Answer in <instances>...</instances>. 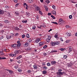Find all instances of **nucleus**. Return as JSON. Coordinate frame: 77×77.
<instances>
[{
  "instance_id": "obj_1",
  "label": "nucleus",
  "mask_w": 77,
  "mask_h": 77,
  "mask_svg": "<svg viewBox=\"0 0 77 77\" xmlns=\"http://www.w3.org/2000/svg\"><path fill=\"white\" fill-rule=\"evenodd\" d=\"M65 73L64 72H57V77H61V75H62L63 74H65Z\"/></svg>"
},
{
  "instance_id": "obj_2",
  "label": "nucleus",
  "mask_w": 77,
  "mask_h": 77,
  "mask_svg": "<svg viewBox=\"0 0 77 77\" xmlns=\"http://www.w3.org/2000/svg\"><path fill=\"white\" fill-rule=\"evenodd\" d=\"M50 39H51V36H48V38H46V39L47 42H50Z\"/></svg>"
},
{
  "instance_id": "obj_3",
  "label": "nucleus",
  "mask_w": 77,
  "mask_h": 77,
  "mask_svg": "<svg viewBox=\"0 0 77 77\" xmlns=\"http://www.w3.org/2000/svg\"><path fill=\"white\" fill-rule=\"evenodd\" d=\"M69 51V53H70V52H71V47L70 46H69V47L67 48V51Z\"/></svg>"
},
{
  "instance_id": "obj_4",
  "label": "nucleus",
  "mask_w": 77,
  "mask_h": 77,
  "mask_svg": "<svg viewBox=\"0 0 77 77\" xmlns=\"http://www.w3.org/2000/svg\"><path fill=\"white\" fill-rule=\"evenodd\" d=\"M20 41H18L17 42V43H18L17 45V48H20V47L21 46V43H20Z\"/></svg>"
},
{
  "instance_id": "obj_5",
  "label": "nucleus",
  "mask_w": 77,
  "mask_h": 77,
  "mask_svg": "<svg viewBox=\"0 0 77 77\" xmlns=\"http://www.w3.org/2000/svg\"><path fill=\"white\" fill-rule=\"evenodd\" d=\"M41 41V38H37L36 39L35 41V42H39V41Z\"/></svg>"
},
{
  "instance_id": "obj_6",
  "label": "nucleus",
  "mask_w": 77,
  "mask_h": 77,
  "mask_svg": "<svg viewBox=\"0 0 77 77\" xmlns=\"http://www.w3.org/2000/svg\"><path fill=\"white\" fill-rule=\"evenodd\" d=\"M18 45L17 44H14L11 45V47L13 48H16Z\"/></svg>"
},
{
  "instance_id": "obj_7",
  "label": "nucleus",
  "mask_w": 77,
  "mask_h": 77,
  "mask_svg": "<svg viewBox=\"0 0 77 77\" xmlns=\"http://www.w3.org/2000/svg\"><path fill=\"white\" fill-rule=\"evenodd\" d=\"M50 44L52 46H54V45H55V42H51L50 43Z\"/></svg>"
},
{
  "instance_id": "obj_8",
  "label": "nucleus",
  "mask_w": 77,
  "mask_h": 77,
  "mask_svg": "<svg viewBox=\"0 0 77 77\" xmlns=\"http://www.w3.org/2000/svg\"><path fill=\"white\" fill-rule=\"evenodd\" d=\"M35 9H36V11H40L41 10V8H39V7L38 6H36Z\"/></svg>"
},
{
  "instance_id": "obj_9",
  "label": "nucleus",
  "mask_w": 77,
  "mask_h": 77,
  "mask_svg": "<svg viewBox=\"0 0 77 77\" xmlns=\"http://www.w3.org/2000/svg\"><path fill=\"white\" fill-rule=\"evenodd\" d=\"M44 45V42H40L39 43V45L40 47H41V46H42V45Z\"/></svg>"
},
{
  "instance_id": "obj_10",
  "label": "nucleus",
  "mask_w": 77,
  "mask_h": 77,
  "mask_svg": "<svg viewBox=\"0 0 77 77\" xmlns=\"http://www.w3.org/2000/svg\"><path fill=\"white\" fill-rule=\"evenodd\" d=\"M4 13L5 11H4L0 9V15H1V14H4Z\"/></svg>"
},
{
  "instance_id": "obj_11",
  "label": "nucleus",
  "mask_w": 77,
  "mask_h": 77,
  "mask_svg": "<svg viewBox=\"0 0 77 77\" xmlns=\"http://www.w3.org/2000/svg\"><path fill=\"white\" fill-rule=\"evenodd\" d=\"M60 43V42L59 41L55 42V45H59Z\"/></svg>"
},
{
  "instance_id": "obj_12",
  "label": "nucleus",
  "mask_w": 77,
  "mask_h": 77,
  "mask_svg": "<svg viewBox=\"0 0 77 77\" xmlns=\"http://www.w3.org/2000/svg\"><path fill=\"white\" fill-rule=\"evenodd\" d=\"M21 57H22V56L20 55L19 57H17L16 58V59L17 60H18L19 59H21Z\"/></svg>"
},
{
  "instance_id": "obj_13",
  "label": "nucleus",
  "mask_w": 77,
  "mask_h": 77,
  "mask_svg": "<svg viewBox=\"0 0 77 77\" xmlns=\"http://www.w3.org/2000/svg\"><path fill=\"white\" fill-rule=\"evenodd\" d=\"M5 59H6V58L5 57H0V60H4Z\"/></svg>"
},
{
  "instance_id": "obj_14",
  "label": "nucleus",
  "mask_w": 77,
  "mask_h": 77,
  "mask_svg": "<svg viewBox=\"0 0 77 77\" xmlns=\"http://www.w3.org/2000/svg\"><path fill=\"white\" fill-rule=\"evenodd\" d=\"M59 22L61 23H64V21L63 20L62 18H60L59 21Z\"/></svg>"
},
{
  "instance_id": "obj_15",
  "label": "nucleus",
  "mask_w": 77,
  "mask_h": 77,
  "mask_svg": "<svg viewBox=\"0 0 77 77\" xmlns=\"http://www.w3.org/2000/svg\"><path fill=\"white\" fill-rule=\"evenodd\" d=\"M26 15L27 16V17H29L30 16V13H29L28 12H26Z\"/></svg>"
},
{
  "instance_id": "obj_16",
  "label": "nucleus",
  "mask_w": 77,
  "mask_h": 77,
  "mask_svg": "<svg viewBox=\"0 0 77 77\" xmlns=\"http://www.w3.org/2000/svg\"><path fill=\"white\" fill-rule=\"evenodd\" d=\"M44 7L46 11H48V8L47 6H46L45 7V6H44Z\"/></svg>"
},
{
  "instance_id": "obj_17",
  "label": "nucleus",
  "mask_w": 77,
  "mask_h": 77,
  "mask_svg": "<svg viewBox=\"0 0 77 77\" xmlns=\"http://www.w3.org/2000/svg\"><path fill=\"white\" fill-rule=\"evenodd\" d=\"M6 38L7 39H10V38H11V36L10 35H7L6 36Z\"/></svg>"
},
{
  "instance_id": "obj_18",
  "label": "nucleus",
  "mask_w": 77,
  "mask_h": 77,
  "mask_svg": "<svg viewBox=\"0 0 77 77\" xmlns=\"http://www.w3.org/2000/svg\"><path fill=\"white\" fill-rule=\"evenodd\" d=\"M31 42H32V40H31V39H29L27 41V42L29 43H30Z\"/></svg>"
},
{
  "instance_id": "obj_19",
  "label": "nucleus",
  "mask_w": 77,
  "mask_h": 77,
  "mask_svg": "<svg viewBox=\"0 0 77 77\" xmlns=\"http://www.w3.org/2000/svg\"><path fill=\"white\" fill-rule=\"evenodd\" d=\"M56 62L55 61H52L51 62V64L52 65H53V64H55Z\"/></svg>"
},
{
  "instance_id": "obj_20",
  "label": "nucleus",
  "mask_w": 77,
  "mask_h": 77,
  "mask_svg": "<svg viewBox=\"0 0 77 77\" xmlns=\"http://www.w3.org/2000/svg\"><path fill=\"white\" fill-rule=\"evenodd\" d=\"M16 56V54H10V56H11V57H13V56Z\"/></svg>"
},
{
  "instance_id": "obj_21",
  "label": "nucleus",
  "mask_w": 77,
  "mask_h": 77,
  "mask_svg": "<svg viewBox=\"0 0 77 77\" xmlns=\"http://www.w3.org/2000/svg\"><path fill=\"white\" fill-rule=\"evenodd\" d=\"M33 66L34 68V69H36L38 68V67L36 65H34Z\"/></svg>"
},
{
  "instance_id": "obj_22",
  "label": "nucleus",
  "mask_w": 77,
  "mask_h": 77,
  "mask_svg": "<svg viewBox=\"0 0 77 77\" xmlns=\"http://www.w3.org/2000/svg\"><path fill=\"white\" fill-rule=\"evenodd\" d=\"M52 13H53V14H54V15H56V11H52Z\"/></svg>"
},
{
  "instance_id": "obj_23",
  "label": "nucleus",
  "mask_w": 77,
  "mask_h": 77,
  "mask_svg": "<svg viewBox=\"0 0 77 77\" xmlns=\"http://www.w3.org/2000/svg\"><path fill=\"white\" fill-rule=\"evenodd\" d=\"M35 29H36V26L35 25L33 26H32V29L33 30H35Z\"/></svg>"
},
{
  "instance_id": "obj_24",
  "label": "nucleus",
  "mask_w": 77,
  "mask_h": 77,
  "mask_svg": "<svg viewBox=\"0 0 77 77\" xmlns=\"http://www.w3.org/2000/svg\"><path fill=\"white\" fill-rule=\"evenodd\" d=\"M51 23H53V24H57V25H58V23H57V22H51Z\"/></svg>"
},
{
  "instance_id": "obj_25",
  "label": "nucleus",
  "mask_w": 77,
  "mask_h": 77,
  "mask_svg": "<svg viewBox=\"0 0 77 77\" xmlns=\"http://www.w3.org/2000/svg\"><path fill=\"white\" fill-rule=\"evenodd\" d=\"M69 1L70 2H71V3H74V0H69Z\"/></svg>"
},
{
  "instance_id": "obj_26",
  "label": "nucleus",
  "mask_w": 77,
  "mask_h": 77,
  "mask_svg": "<svg viewBox=\"0 0 77 77\" xmlns=\"http://www.w3.org/2000/svg\"><path fill=\"white\" fill-rule=\"evenodd\" d=\"M26 36L27 38H30V35H29V34H27L26 35Z\"/></svg>"
},
{
  "instance_id": "obj_27",
  "label": "nucleus",
  "mask_w": 77,
  "mask_h": 77,
  "mask_svg": "<svg viewBox=\"0 0 77 77\" xmlns=\"http://www.w3.org/2000/svg\"><path fill=\"white\" fill-rule=\"evenodd\" d=\"M39 14L41 15H42L43 14H42V11H39Z\"/></svg>"
},
{
  "instance_id": "obj_28",
  "label": "nucleus",
  "mask_w": 77,
  "mask_h": 77,
  "mask_svg": "<svg viewBox=\"0 0 77 77\" xmlns=\"http://www.w3.org/2000/svg\"><path fill=\"white\" fill-rule=\"evenodd\" d=\"M25 45L26 47H27V46L29 45V43L28 42H26V43H25Z\"/></svg>"
},
{
  "instance_id": "obj_29",
  "label": "nucleus",
  "mask_w": 77,
  "mask_h": 77,
  "mask_svg": "<svg viewBox=\"0 0 77 77\" xmlns=\"http://www.w3.org/2000/svg\"><path fill=\"white\" fill-rule=\"evenodd\" d=\"M33 1V0H29V3H32V2Z\"/></svg>"
},
{
  "instance_id": "obj_30",
  "label": "nucleus",
  "mask_w": 77,
  "mask_h": 77,
  "mask_svg": "<svg viewBox=\"0 0 77 77\" xmlns=\"http://www.w3.org/2000/svg\"><path fill=\"white\" fill-rule=\"evenodd\" d=\"M9 73H10V74H12V73H13V72H13V71H12V70H9Z\"/></svg>"
},
{
  "instance_id": "obj_31",
  "label": "nucleus",
  "mask_w": 77,
  "mask_h": 77,
  "mask_svg": "<svg viewBox=\"0 0 77 77\" xmlns=\"http://www.w3.org/2000/svg\"><path fill=\"white\" fill-rule=\"evenodd\" d=\"M47 73V71H44L43 72V74H45Z\"/></svg>"
},
{
  "instance_id": "obj_32",
  "label": "nucleus",
  "mask_w": 77,
  "mask_h": 77,
  "mask_svg": "<svg viewBox=\"0 0 77 77\" xmlns=\"http://www.w3.org/2000/svg\"><path fill=\"white\" fill-rule=\"evenodd\" d=\"M57 52V50H54L52 51H51V52L52 53H55V52Z\"/></svg>"
},
{
  "instance_id": "obj_33",
  "label": "nucleus",
  "mask_w": 77,
  "mask_h": 77,
  "mask_svg": "<svg viewBox=\"0 0 77 77\" xmlns=\"http://www.w3.org/2000/svg\"><path fill=\"white\" fill-rule=\"evenodd\" d=\"M20 51L19 50V51H15V53H19V52Z\"/></svg>"
},
{
  "instance_id": "obj_34",
  "label": "nucleus",
  "mask_w": 77,
  "mask_h": 77,
  "mask_svg": "<svg viewBox=\"0 0 77 77\" xmlns=\"http://www.w3.org/2000/svg\"><path fill=\"white\" fill-rule=\"evenodd\" d=\"M32 72V70H28L27 71V72L28 73H30V72Z\"/></svg>"
},
{
  "instance_id": "obj_35",
  "label": "nucleus",
  "mask_w": 77,
  "mask_h": 77,
  "mask_svg": "<svg viewBox=\"0 0 77 77\" xmlns=\"http://www.w3.org/2000/svg\"><path fill=\"white\" fill-rule=\"evenodd\" d=\"M27 22V20H23L22 21V22L25 23H26Z\"/></svg>"
},
{
  "instance_id": "obj_36",
  "label": "nucleus",
  "mask_w": 77,
  "mask_h": 77,
  "mask_svg": "<svg viewBox=\"0 0 77 77\" xmlns=\"http://www.w3.org/2000/svg\"><path fill=\"white\" fill-rule=\"evenodd\" d=\"M27 4L26 3H25L23 4V6H24L25 8H26V6H27Z\"/></svg>"
},
{
  "instance_id": "obj_37",
  "label": "nucleus",
  "mask_w": 77,
  "mask_h": 77,
  "mask_svg": "<svg viewBox=\"0 0 77 77\" xmlns=\"http://www.w3.org/2000/svg\"><path fill=\"white\" fill-rule=\"evenodd\" d=\"M59 50H61V51H63L64 50H65V49L64 48H61L59 49Z\"/></svg>"
},
{
  "instance_id": "obj_38",
  "label": "nucleus",
  "mask_w": 77,
  "mask_h": 77,
  "mask_svg": "<svg viewBox=\"0 0 77 77\" xmlns=\"http://www.w3.org/2000/svg\"><path fill=\"white\" fill-rule=\"evenodd\" d=\"M14 68L15 69H17L18 68V66H15Z\"/></svg>"
},
{
  "instance_id": "obj_39",
  "label": "nucleus",
  "mask_w": 77,
  "mask_h": 77,
  "mask_svg": "<svg viewBox=\"0 0 77 77\" xmlns=\"http://www.w3.org/2000/svg\"><path fill=\"white\" fill-rule=\"evenodd\" d=\"M17 70L19 72H21L22 71V70L20 69H18Z\"/></svg>"
},
{
  "instance_id": "obj_40",
  "label": "nucleus",
  "mask_w": 77,
  "mask_h": 77,
  "mask_svg": "<svg viewBox=\"0 0 77 77\" xmlns=\"http://www.w3.org/2000/svg\"><path fill=\"white\" fill-rule=\"evenodd\" d=\"M5 8H6V9H7L9 8V7H8V6L7 5L5 6Z\"/></svg>"
},
{
  "instance_id": "obj_41",
  "label": "nucleus",
  "mask_w": 77,
  "mask_h": 77,
  "mask_svg": "<svg viewBox=\"0 0 77 77\" xmlns=\"http://www.w3.org/2000/svg\"><path fill=\"white\" fill-rule=\"evenodd\" d=\"M25 36H26V35H25L23 34L22 35V38H24L25 37Z\"/></svg>"
},
{
  "instance_id": "obj_42",
  "label": "nucleus",
  "mask_w": 77,
  "mask_h": 77,
  "mask_svg": "<svg viewBox=\"0 0 77 77\" xmlns=\"http://www.w3.org/2000/svg\"><path fill=\"white\" fill-rule=\"evenodd\" d=\"M46 2L47 3V4H48V3H50V1H48V0L46 1Z\"/></svg>"
},
{
  "instance_id": "obj_43",
  "label": "nucleus",
  "mask_w": 77,
  "mask_h": 77,
  "mask_svg": "<svg viewBox=\"0 0 77 77\" xmlns=\"http://www.w3.org/2000/svg\"><path fill=\"white\" fill-rule=\"evenodd\" d=\"M15 14L16 15H19V13L18 12H15Z\"/></svg>"
},
{
  "instance_id": "obj_44",
  "label": "nucleus",
  "mask_w": 77,
  "mask_h": 77,
  "mask_svg": "<svg viewBox=\"0 0 77 77\" xmlns=\"http://www.w3.org/2000/svg\"><path fill=\"white\" fill-rule=\"evenodd\" d=\"M52 8L53 9H56V7L54 5L52 6Z\"/></svg>"
},
{
  "instance_id": "obj_45",
  "label": "nucleus",
  "mask_w": 77,
  "mask_h": 77,
  "mask_svg": "<svg viewBox=\"0 0 77 77\" xmlns=\"http://www.w3.org/2000/svg\"><path fill=\"white\" fill-rule=\"evenodd\" d=\"M58 35H57V34H56L54 36V37L55 38H58Z\"/></svg>"
},
{
  "instance_id": "obj_46",
  "label": "nucleus",
  "mask_w": 77,
  "mask_h": 77,
  "mask_svg": "<svg viewBox=\"0 0 77 77\" xmlns=\"http://www.w3.org/2000/svg\"><path fill=\"white\" fill-rule=\"evenodd\" d=\"M66 43H68L69 42H70V41H69V40H67L66 41Z\"/></svg>"
},
{
  "instance_id": "obj_47",
  "label": "nucleus",
  "mask_w": 77,
  "mask_h": 77,
  "mask_svg": "<svg viewBox=\"0 0 77 77\" xmlns=\"http://www.w3.org/2000/svg\"><path fill=\"white\" fill-rule=\"evenodd\" d=\"M67 36H71V34L70 33H68L67 34Z\"/></svg>"
},
{
  "instance_id": "obj_48",
  "label": "nucleus",
  "mask_w": 77,
  "mask_h": 77,
  "mask_svg": "<svg viewBox=\"0 0 77 77\" xmlns=\"http://www.w3.org/2000/svg\"><path fill=\"white\" fill-rule=\"evenodd\" d=\"M47 66H50L51 65H50V63H47Z\"/></svg>"
},
{
  "instance_id": "obj_49",
  "label": "nucleus",
  "mask_w": 77,
  "mask_h": 77,
  "mask_svg": "<svg viewBox=\"0 0 77 77\" xmlns=\"http://www.w3.org/2000/svg\"><path fill=\"white\" fill-rule=\"evenodd\" d=\"M63 57H64V59H66L67 58V56L64 55V56Z\"/></svg>"
},
{
  "instance_id": "obj_50",
  "label": "nucleus",
  "mask_w": 77,
  "mask_h": 77,
  "mask_svg": "<svg viewBox=\"0 0 77 77\" xmlns=\"http://www.w3.org/2000/svg\"><path fill=\"white\" fill-rule=\"evenodd\" d=\"M47 47V45H45L43 47V48H46Z\"/></svg>"
},
{
  "instance_id": "obj_51",
  "label": "nucleus",
  "mask_w": 77,
  "mask_h": 77,
  "mask_svg": "<svg viewBox=\"0 0 77 77\" xmlns=\"http://www.w3.org/2000/svg\"><path fill=\"white\" fill-rule=\"evenodd\" d=\"M72 18V15H70L69 16V18H70V19H71Z\"/></svg>"
},
{
  "instance_id": "obj_52",
  "label": "nucleus",
  "mask_w": 77,
  "mask_h": 77,
  "mask_svg": "<svg viewBox=\"0 0 77 77\" xmlns=\"http://www.w3.org/2000/svg\"><path fill=\"white\" fill-rule=\"evenodd\" d=\"M51 17H52L53 19H55V17L53 15H51Z\"/></svg>"
},
{
  "instance_id": "obj_53",
  "label": "nucleus",
  "mask_w": 77,
  "mask_h": 77,
  "mask_svg": "<svg viewBox=\"0 0 77 77\" xmlns=\"http://www.w3.org/2000/svg\"><path fill=\"white\" fill-rule=\"evenodd\" d=\"M8 20H5V23H8Z\"/></svg>"
},
{
  "instance_id": "obj_54",
  "label": "nucleus",
  "mask_w": 77,
  "mask_h": 77,
  "mask_svg": "<svg viewBox=\"0 0 77 77\" xmlns=\"http://www.w3.org/2000/svg\"><path fill=\"white\" fill-rule=\"evenodd\" d=\"M15 30H19V28H15Z\"/></svg>"
},
{
  "instance_id": "obj_55",
  "label": "nucleus",
  "mask_w": 77,
  "mask_h": 77,
  "mask_svg": "<svg viewBox=\"0 0 77 77\" xmlns=\"http://www.w3.org/2000/svg\"><path fill=\"white\" fill-rule=\"evenodd\" d=\"M1 53H2V54H1V55L2 56V55H3V51H0V54H1Z\"/></svg>"
},
{
  "instance_id": "obj_56",
  "label": "nucleus",
  "mask_w": 77,
  "mask_h": 77,
  "mask_svg": "<svg viewBox=\"0 0 77 77\" xmlns=\"http://www.w3.org/2000/svg\"><path fill=\"white\" fill-rule=\"evenodd\" d=\"M66 28H67V29H68V28H69V26L68 25V26L66 25Z\"/></svg>"
},
{
  "instance_id": "obj_57",
  "label": "nucleus",
  "mask_w": 77,
  "mask_h": 77,
  "mask_svg": "<svg viewBox=\"0 0 77 77\" xmlns=\"http://www.w3.org/2000/svg\"><path fill=\"white\" fill-rule=\"evenodd\" d=\"M58 71H59V72H61V71H62V70L61 69H59L58 70Z\"/></svg>"
},
{
  "instance_id": "obj_58",
  "label": "nucleus",
  "mask_w": 77,
  "mask_h": 77,
  "mask_svg": "<svg viewBox=\"0 0 77 77\" xmlns=\"http://www.w3.org/2000/svg\"><path fill=\"white\" fill-rule=\"evenodd\" d=\"M48 15L50 16V15H51V13H48Z\"/></svg>"
},
{
  "instance_id": "obj_59",
  "label": "nucleus",
  "mask_w": 77,
  "mask_h": 77,
  "mask_svg": "<svg viewBox=\"0 0 77 77\" xmlns=\"http://www.w3.org/2000/svg\"><path fill=\"white\" fill-rule=\"evenodd\" d=\"M36 18L38 20H39V16H38L37 15V16H36Z\"/></svg>"
},
{
  "instance_id": "obj_60",
  "label": "nucleus",
  "mask_w": 77,
  "mask_h": 77,
  "mask_svg": "<svg viewBox=\"0 0 77 77\" xmlns=\"http://www.w3.org/2000/svg\"><path fill=\"white\" fill-rule=\"evenodd\" d=\"M43 68H44V69H47V67L46 66H44L43 67Z\"/></svg>"
},
{
  "instance_id": "obj_61",
  "label": "nucleus",
  "mask_w": 77,
  "mask_h": 77,
  "mask_svg": "<svg viewBox=\"0 0 77 77\" xmlns=\"http://www.w3.org/2000/svg\"><path fill=\"white\" fill-rule=\"evenodd\" d=\"M14 2H15V3H17V0H14Z\"/></svg>"
},
{
  "instance_id": "obj_62",
  "label": "nucleus",
  "mask_w": 77,
  "mask_h": 77,
  "mask_svg": "<svg viewBox=\"0 0 77 77\" xmlns=\"http://www.w3.org/2000/svg\"><path fill=\"white\" fill-rule=\"evenodd\" d=\"M4 37L3 36H2L1 37V38L0 39V40H2V39H3Z\"/></svg>"
},
{
  "instance_id": "obj_63",
  "label": "nucleus",
  "mask_w": 77,
  "mask_h": 77,
  "mask_svg": "<svg viewBox=\"0 0 77 77\" xmlns=\"http://www.w3.org/2000/svg\"><path fill=\"white\" fill-rule=\"evenodd\" d=\"M17 62L18 63H21V62H20V60L17 61Z\"/></svg>"
},
{
  "instance_id": "obj_64",
  "label": "nucleus",
  "mask_w": 77,
  "mask_h": 77,
  "mask_svg": "<svg viewBox=\"0 0 77 77\" xmlns=\"http://www.w3.org/2000/svg\"><path fill=\"white\" fill-rule=\"evenodd\" d=\"M11 35L12 36H14V34L13 33H11Z\"/></svg>"
}]
</instances>
